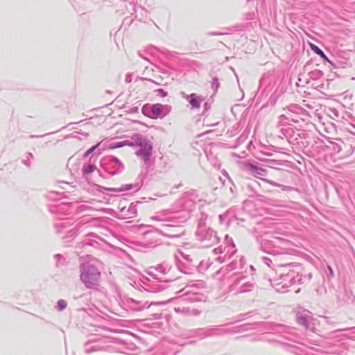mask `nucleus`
Segmentation results:
<instances>
[{"mask_svg":"<svg viewBox=\"0 0 355 355\" xmlns=\"http://www.w3.org/2000/svg\"><path fill=\"white\" fill-rule=\"evenodd\" d=\"M275 268V276L270 279L272 284L281 285L287 288L294 284H303L310 282L312 278L311 272L305 270L301 264H282Z\"/></svg>","mask_w":355,"mask_h":355,"instance_id":"nucleus-1","label":"nucleus"},{"mask_svg":"<svg viewBox=\"0 0 355 355\" xmlns=\"http://www.w3.org/2000/svg\"><path fill=\"white\" fill-rule=\"evenodd\" d=\"M236 264V263L234 261L231 262L230 263L227 265V266H226L227 267V270H232L235 269L236 268V266H235Z\"/></svg>","mask_w":355,"mask_h":355,"instance_id":"nucleus-52","label":"nucleus"},{"mask_svg":"<svg viewBox=\"0 0 355 355\" xmlns=\"http://www.w3.org/2000/svg\"><path fill=\"white\" fill-rule=\"evenodd\" d=\"M197 200L198 196L196 191L185 192L177 202L181 208L175 210V218L178 222H186L190 218L191 211Z\"/></svg>","mask_w":355,"mask_h":355,"instance_id":"nucleus-3","label":"nucleus"},{"mask_svg":"<svg viewBox=\"0 0 355 355\" xmlns=\"http://www.w3.org/2000/svg\"><path fill=\"white\" fill-rule=\"evenodd\" d=\"M242 28L241 25L237 24L235 26H232L230 27H224L222 28L223 31H212V32H207L206 33L208 36H217V35H228L229 32L230 31H241Z\"/></svg>","mask_w":355,"mask_h":355,"instance_id":"nucleus-19","label":"nucleus"},{"mask_svg":"<svg viewBox=\"0 0 355 355\" xmlns=\"http://www.w3.org/2000/svg\"><path fill=\"white\" fill-rule=\"evenodd\" d=\"M53 259L55 261V266L56 268H62L67 264L66 258L62 254H55Z\"/></svg>","mask_w":355,"mask_h":355,"instance_id":"nucleus-27","label":"nucleus"},{"mask_svg":"<svg viewBox=\"0 0 355 355\" xmlns=\"http://www.w3.org/2000/svg\"><path fill=\"white\" fill-rule=\"evenodd\" d=\"M171 110V105L161 103H146L141 108L142 114L152 119H163L170 113Z\"/></svg>","mask_w":355,"mask_h":355,"instance_id":"nucleus-7","label":"nucleus"},{"mask_svg":"<svg viewBox=\"0 0 355 355\" xmlns=\"http://www.w3.org/2000/svg\"><path fill=\"white\" fill-rule=\"evenodd\" d=\"M100 166L112 176L121 173L125 168L122 162L114 155L105 156L101 159Z\"/></svg>","mask_w":355,"mask_h":355,"instance_id":"nucleus-8","label":"nucleus"},{"mask_svg":"<svg viewBox=\"0 0 355 355\" xmlns=\"http://www.w3.org/2000/svg\"><path fill=\"white\" fill-rule=\"evenodd\" d=\"M171 213L173 215L165 220V223L162 225L163 229L159 231L162 236L171 239H176L184 235L185 230L184 227L181 225V223L184 222H178L175 218V209H173Z\"/></svg>","mask_w":355,"mask_h":355,"instance_id":"nucleus-6","label":"nucleus"},{"mask_svg":"<svg viewBox=\"0 0 355 355\" xmlns=\"http://www.w3.org/2000/svg\"><path fill=\"white\" fill-rule=\"evenodd\" d=\"M263 78H261L259 81V84L260 85H262L263 84Z\"/></svg>","mask_w":355,"mask_h":355,"instance_id":"nucleus-60","label":"nucleus"},{"mask_svg":"<svg viewBox=\"0 0 355 355\" xmlns=\"http://www.w3.org/2000/svg\"><path fill=\"white\" fill-rule=\"evenodd\" d=\"M204 110L201 114L202 116L205 115L206 112L211 108V103L209 102H205L203 105Z\"/></svg>","mask_w":355,"mask_h":355,"instance_id":"nucleus-48","label":"nucleus"},{"mask_svg":"<svg viewBox=\"0 0 355 355\" xmlns=\"http://www.w3.org/2000/svg\"><path fill=\"white\" fill-rule=\"evenodd\" d=\"M312 86L318 91H321L322 89H325L328 86V83H324L322 81V83H319L318 81H315V83L312 84Z\"/></svg>","mask_w":355,"mask_h":355,"instance_id":"nucleus-38","label":"nucleus"},{"mask_svg":"<svg viewBox=\"0 0 355 355\" xmlns=\"http://www.w3.org/2000/svg\"><path fill=\"white\" fill-rule=\"evenodd\" d=\"M225 241L228 245V246H231L232 248H235V245L233 242V240L232 238H230L228 235H225Z\"/></svg>","mask_w":355,"mask_h":355,"instance_id":"nucleus-46","label":"nucleus"},{"mask_svg":"<svg viewBox=\"0 0 355 355\" xmlns=\"http://www.w3.org/2000/svg\"><path fill=\"white\" fill-rule=\"evenodd\" d=\"M152 153L153 145L150 141L146 144L140 146L139 149L137 150L135 153L136 155L140 157L146 165L149 164L150 163Z\"/></svg>","mask_w":355,"mask_h":355,"instance_id":"nucleus-12","label":"nucleus"},{"mask_svg":"<svg viewBox=\"0 0 355 355\" xmlns=\"http://www.w3.org/2000/svg\"><path fill=\"white\" fill-rule=\"evenodd\" d=\"M287 114H289L290 115V119H288V122H293L294 123H298L300 122V121L301 120L300 118H299V116H297L295 114H292L291 113H289V112H286Z\"/></svg>","mask_w":355,"mask_h":355,"instance_id":"nucleus-41","label":"nucleus"},{"mask_svg":"<svg viewBox=\"0 0 355 355\" xmlns=\"http://www.w3.org/2000/svg\"><path fill=\"white\" fill-rule=\"evenodd\" d=\"M207 218V214H201V216H200V218L202 219V220H206Z\"/></svg>","mask_w":355,"mask_h":355,"instance_id":"nucleus-55","label":"nucleus"},{"mask_svg":"<svg viewBox=\"0 0 355 355\" xmlns=\"http://www.w3.org/2000/svg\"><path fill=\"white\" fill-rule=\"evenodd\" d=\"M148 228L146 226L139 227L142 238L136 241L135 245L140 248L141 251L148 252L162 244L160 231Z\"/></svg>","mask_w":355,"mask_h":355,"instance_id":"nucleus-2","label":"nucleus"},{"mask_svg":"<svg viewBox=\"0 0 355 355\" xmlns=\"http://www.w3.org/2000/svg\"><path fill=\"white\" fill-rule=\"evenodd\" d=\"M154 268L155 270L160 273L166 274L171 270V266L168 263L164 261L160 264H158Z\"/></svg>","mask_w":355,"mask_h":355,"instance_id":"nucleus-29","label":"nucleus"},{"mask_svg":"<svg viewBox=\"0 0 355 355\" xmlns=\"http://www.w3.org/2000/svg\"><path fill=\"white\" fill-rule=\"evenodd\" d=\"M80 279L89 289H98L101 279L99 270L89 263H82L80 266Z\"/></svg>","mask_w":355,"mask_h":355,"instance_id":"nucleus-4","label":"nucleus"},{"mask_svg":"<svg viewBox=\"0 0 355 355\" xmlns=\"http://www.w3.org/2000/svg\"><path fill=\"white\" fill-rule=\"evenodd\" d=\"M141 202L142 201H137L135 202H132L125 213L126 218H131L136 216L137 213V204Z\"/></svg>","mask_w":355,"mask_h":355,"instance_id":"nucleus-25","label":"nucleus"},{"mask_svg":"<svg viewBox=\"0 0 355 355\" xmlns=\"http://www.w3.org/2000/svg\"><path fill=\"white\" fill-rule=\"evenodd\" d=\"M71 221L68 218L58 217L57 221L54 223V227L57 230V232H62V230L70 226Z\"/></svg>","mask_w":355,"mask_h":355,"instance_id":"nucleus-21","label":"nucleus"},{"mask_svg":"<svg viewBox=\"0 0 355 355\" xmlns=\"http://www.w3.org/2000/svg\"><path fill=\"white\" fill-rule=\"evenodd\" d=\"M290 115L287 114H282L279 116V126H286L287 125H290L288 122V119H290Z\"/></svg>","mask_w":355,"mask_h":355,"instance_id":"nucleus-35","label":"nucleus"},{"mask_svg":"<svg viewBox=\"0 0 355 355\" xmlns=\"http://www.w3.org/2000/svg\"><path fill=\"white\" fill-rule=\"evenodd\" d=\"M155 92L157 93V95H159V96H161L162 98H164V97L167 96V95H168V92L162 88L156 89L155 90Z\"/></svg>","mask_w":355,"mask_h":355,"instance_id":"nucleus-44","label":"nucleus"},{"mask_svg":"<svg viewBox=\"0 0 355 355\" xmlns=\"http://www.w3.org/2000/svg\"><path fill=\"white\" fill-rule=\"evenodd\" d=\"M62 193H60L58 192L52 191L49 193V198L51 200H55L56 198H60Z\"/></svg>","mask_w":355,"mask_h":355,"instance_id":"nucleus-45","label":"nucleus"},{"mask_svg":"<svg viewBox=\"0 0 355 355\" xmlns=\"http://www.w3.org/2000/svg\"><path fill=\"white\" fill-rule=\"evenodd\" d=\"M217 261H220V263H222L223 261V259L222 258V257H218L217 259Z\"/></svg>","mask_w":355,"mask_h":355,"instance_id":"nucleus-57","label":"nucleus"},{"mask_svg":"<svg viewBox=\"0 0 355 355\" xmlns=\"http://www.w3.org/2000/svg\"><path fill=\"white\" fill-rule=\"evenodd\" d=\"M226 247H223L222 245L214 249V252L215 254H222L225 251Z\"/></svg>","mask_w":355,"mask_h":355,"instance_id":"nucleus-49","label":"nucleus"},{"mask_svg":"<svg viewBox=\"0 0 355 355\" xmlns=\"http://www.w3.org/2000/svg\"><path fill=\"white\" fill-rule=\"evenodd\" d=\"M132 80V78L130 77V75H126V77H125V82L126 83H130Z\"/></svg>","mask_w":355,"mask_h":355,"instance_id":"nucleus-54","label":"nucleus"},{"mask_svg":"<svg viewBox=\"0 0 355 355\" xmlns=\"http://www.w3.org/2000/svg\"><path fill=\"white\" fill-rule=\"evenodd\" d=\"M98 242L91 238H85L83 241L77 243L76 246V252L78 254L83 253L84 252H89L88 250L90 247L97 248L98 246Z\"/></svg>","mask_w":355,"mask_h":355,"instance_id":"nucleus-14","label":"nucleus"},{"mask_svg":"<svg viewBox=\"0 0 355 355\" xmlns=\"http://www.w3.org/2000/svg\"><path fill=\"white\" fill-rule=\"evenodd\" d=\"M345 146V144L341 141L338 140V142L336 141H329V144L327 147L334 154L339 153L342 150V146Z\"/></svg>","mask_w":355,"mask_h":355,"instance_id":"nucleus-24","label":"nucleus"},{"mask_svg":"<svg viewBox=\"0 0 355 355\" xmlns=\"http://www.w3.org/2000/svg\"><path fill=\"white\" fill-rule=\"evenodd\" d=\"M123 305L125 307L122 306V308L125 311H143L145 309H148L150 305H165L166 304V302H152L150 304H147V302L141 304V302L133 300L132 298H127L125 301L123 302Z\"/></svg>","mask_w":355,"mask_h":355,"instance_id":"nucleus-11","label":"nucleus"},{"mask_svg":"<svg viewBox=\"0 0 355 355\" xmlns=\"http://www.w3.org/2000/svg\"><path fill=\"white\" fill-rule=\"evenodd\" d=\"M195 235L196 239L201 243L204 248H209L216 244L219 241L216 232L210 227L204 230L197 228Z\"/></svg>","mask_w":355,"mask_h":355,"instance_id":"nucleus-9","label":"nucleus"},{"mask_svg":"<svg viewBox=\"0 0 355 355\" xmlns=\"http://www.w3.org/2000/svg\"><path fill=\"white\" fill-rule=\"evenodd\" d=\"M125 146H132V144H130V141L128 140H124L121 141H117L113 144H111L107 147L109 149H116L119 148L121 147H123Z\"/></svg>","mask_w":355,"mask_h":355,"instance_id":"nucleus-33","label":"nucleus"},{"mask_svg":"<svg viewBox=\"0 0 355 355\" xmlns=\"http://www.w3.org/2000/svg\"><path fill=\"white\" fill-rule=\"evenodd\" d=\"M96 169V166L94 164L89 163L85 164L83 168V173L84 175L92 173Z\"/></svg>","mask_w":355,"mask_h":355,"instance_id":"nucleus-37","label":"nucleus"},{"mask_svg":"<svg viewBox=\"0 0 355 355\" xmlns=\"http://www.w3.org/2000/svg\"><path fill=\"white\" fill-rule=\"evenodd\" d=\"M198 228H202V230L208 228V227L206 226L205 220L200 218L198 220Z\"/></svg>","mask_w":355,"mask_h":355,"instance_id":"nucleus-50","label":"nucleus"},{"mask_svg":"<svg viewBox=\"0 0 355 355\" xmlns=\"http://www.w3.org/2000/svg\"><path fill=\"white\" fill-rule=\"evenodd\" d=\"M34 156L32 153H26L25 157L21 159V162L27 168H31L32 166L31 159H33Z\"/></svg>","mask_w":355,"mask_h":355,"instance_id":"nucleus-32","label":"nucleus"},{"mask_svg":"<svg viewBox=\"0 0 355 355\" xmlns=\"http://www.w3.org/2000/svg\"><path fill=\"white\" fill-rule=\"evenodd\" d=\"M146 177V173H144L143 171H141L138 175L137 182L135 184H123L119 188H107L105 187H99V189L98 190L103 193L104 192V191H108L112 192H122L129 191L132 189H136V191H138L143 186Z\"/></svg>","mask_w":355,"mask_h":355,"instance_id":"nucleus-10","label":"nucleus"},{"mask_svg":"<svg viewBox=\"0 0 355 355\" xmlns=\"http://www.w3.org/2000/svg\"><path fill=\"white\" fill-rule=\"evenodd\" d=\"M311 50L315 53H316L317 55H318L321 58H322V60L324 61V62H328L329 63H330L333 67H339V63H335V62H333L332 61L329 60L328 57L326 55V54L323 52V51L320 48L318 47L317 45L315 44H311Z\"/></svg>","mask_w":355,"mask_h":355,"instance_id":"nucleus-22","label":"nucleus"},{"mask_svg":"<svg viewBox=\"0 0 355 355\" xmlns=\"http://www.w3.org/2000/svg\"><path fill=\"white\" fill-rule=\"evenodd\" d=\"M281 133L284 137H285L286 139H288L290 141L291 139L294 137V131L291 128H282L281 129Z\"/></svg>","mask_w":355,"mask_h":355,"instance_id":"nucleus-34","label":"nucleus"},{"mask_svg":"<svg viewBox=\"0 0 355 355\" xmlns=\"http://www.w3.org/2000/svg\"><path fill=\"white\" fill-rule=\"evenodd\" d=\"M125 207L122 208V209H121V211H122V212H125Z\"/></svg>","mask_w":355,"mask_h":355,"instance_id":"nucleus-64","label":"nucleus"},{"mask_svg":"<svg viewBox=\"0 0 355 355\" xmlns=\"http://www.w3.org/2000/svg\"><path fill=\"white\" fill-rule=\"evenodd\" d=\"M182 257L186 260L189 263L191 262L192 261V259H191L190 256L189 255H186V254H182Z\"/></svg>","mask_w":355,"mask_h":355,"instance_id":"nucleus-53","label":"nucleus"},{"mask_svg":"<svg viewBox=\"0 0 355 355\" xmlns=\"http://www.w3.org/2000/svg\"><path fill=\"white\" fill-rule=\"evenodd\" d=\"M101 144V142L96 144V145L92 146L90 148H89L84 154V157H88L91 153H92Z\"/></svg>","mask_w":355,"mask_h":355,"instance_id":"nucleus-42","label":"nucleus"},{"mask_svg":"<svg viewBox=\"0 0 355 355\" xmlns=\"http://www.w3.org/2000/svg\"><path fill=\"white\" fill-rule=\"evenodd\" d=\"M174 311H180V308H176V307H175V308H174Z\"/></svg>","mask_w":355,"mask_h":355,"instance_id":"nucleus-62","label":"nucleus"},{"mask_svg":"<svg viewBox=\"0 0 355 355\" xmlns=\"http://www.w3.org/2000/svg\"><path fill=\"white\" fill-rule=\"evenodd\" d=\"M235 252H236V250H233L230 253V257L231 256H232Z\"/></svg>","mask_w":355,"mask_h":355,"instance_id":"nucleus-58","label":"nucleus"},{"mask_svg":"<svg viewBox=\"0 0 355 355\" xmlns=\"http://www.w3.org/2000/svg\"><path fill=\"white\" fill-rule=\"evenodd\" d=\"M220 86V83L218 80V78L217 77H213L212 78V82H211V89L216 92Z\"/></svg>","mask_w":355,"mask_h":355,"instance_id":"nucleus-40","label":"nucleus"},{"mask_svg":"<svg viewBox=\"0 0 355 355\" xmlns=\"http://www.w3.org/2000/svg\"><path fill=\"white\" fill-rule=\"evenodd\" d=\"M285 110L286 112L299 116V118L302 121H304L303 116H306L307 115V111L297 104H291L287 106Z\"/></svg>","mask_w":355,"mask_h":355,"instance_id":"nucleus-18","label":"nucleus"},{"mask_svg":"<svg viewBox=\"0 0 355 355\" xmlns=\"http://www.w3.org/2000/svg\"><path fill=\"white\" fill-rule=\"evenodd\" d=\"M255 284L252 282H247L243 283L240 288L239 293H246L252 291L254 288Z\"/></svg>","mask_w":355,"mask_h":355,"instance_id":"nucleus-30","label":"nucleus"},{"mask_svg":"<svg viewBox=\"0 0 355 355\" xmlns=\"http://www.w3.org/2000/svg\"><path fill=\"white\" fill-rule=\"evenodd\" d=\"M250 267L252 270H254V268L253 267V266L251 265Z\"/></svg>","mask_w":355,"mask_h":355,"instance_id":"nucleus-63","label":"nucleus"},{"mask_svg":"<svg viewBox=\"0 0 355 355\" xmlns=\"http://www.w3.org/2000/svg\"><path fill=\"white\" fill-rule=\"evenodd\" d=\"M262 260H263V263H266L268 267H270V268L272 267L271 265L272 264L273 261L270 258L266 257H263Z\"/></svg>","mask_w":355,"mask_h":355,"instance_id":"nucleus-47","label":"nucleus"},{"mask_svg":"<svg viewBox=\"0 0 355 355\" xmlns=\"http://www.w3.org/2000/svg\"><path fill=\"white\" fill-rule=\"evenodd\" d=\"M324 73L320 69H314L309 73L310 78L315 81H318L322 78Z\"/></svg>","mask_w":355,"mask_h":355,"instance_id":"nucleus-31","label":"nucleus"},{"mask_svg":"<svg viewBox=\"0 0 355 355\" xmlns=\"http://www.w3.org/2000/svg\"><path fill=\"white\" fill-rule=\"evenodd\" d=\"M182 96L188 101L193 109L199 108L201 103L205 100V98L202 96L197 95L196 93H192L188 95L184 92H182Z\"/></svg>","mask_w":355,"mask_h":355,"instance_id":"nucleus-16","label":"nucleus"},{"mask_svg":"<svg viewBox=\"0 0 355 355\" xmlns=\"http://www.w3.org/2000/svg\"><path fill=\"white\" fill-rule=\"evenodd\" d=\"M345 123L348 125L346 128L352 133H353V130H355V117L353 116L351 114H347V118L345 119Z\"/></svg>","mask_w":355,"mask_h":355,"instance_id":"nucleus-28","label":"nucleus"},{"mask_svg":"<svg viewBox=\"0 0 355 355\" xmlns=\"http://www.w3.org/2000/svg\"><path fill=\"white\" fill-rule=\"evenodd\" d=\"M261 180H263V182H266L267 183H269L270 184H271V185H272L274 187H277L281 188L282 191H297V189H295V188H294L293 187L282 185L281 184L275 182L273 180H270L265 179V178H262Z\"/></svg>","mask_w":355,"mask_h":355,"instance_id":"nucleus-26","label":"nucleus"},{"mask_svg":"<svg viewBox=\"0 0 355 355\" xmlns=\"http://www.w3.org/2000/svg\"><path fill=\"white\" fill-rule=\"evenodd\" d=\"M265 163L266 166L272 168H279V166H287L288 162L286 160H279L275 159H266L263 160Z\"/></svg>","mask_w":355,"mask_h":355,"instance_id":"nucleus-23","label":"nucleus"},{"mask_svg":"<svg viewBox=\"0 0 355 355\" xmlns=\"http://www.w3.org/2000/svg\"><path fill=\"white\" fill-rule=\"evenodd\" d=\"M244 279V277H243V276H242V277H239V278H236V279H235V283H236V284H239V283L240 282V281H241V280H242V279Z\"/></svg>","mask_w":355,"mask_h":355,"instance_id":"nucleus-56","label":"nucleus"},{"mask_svg":"<svg viewBox=\"0 0 355 355\" xmlns=\"http://www.w3.org/2000/svg\"><path fill=\"white\" fill-rule=\"evenodd\" d=\"M245 168L254 176H266L267 170L261 166L257 162H247L245 163Z\"/></svg>","mask_w":355,"mask_h":355,"instance_id":"nucleus-13","label":"nucleus"},{"mask_svg":"<svg viewBox=\"0 0 355 355\" xmlns=\"http://www.w3.org/2000/svg\"><path fill=\"white\" fill-rule=\"evenodd\" d=\"M78 311H87V310L85 308H81V309H78Z\"/></svg>","mask_w":355,"mask_h":355,"instance_id":"nucleus-61","label":"nucleus"},{"mask_svg":"<svg viewBox=\"0 0 355 355\" xmlns=\"http://www.w3.org/2000/svg\"><path fill=\"white\" fill-rule=\"evenodd\" d=\"M127 112L129 114H135L139 112V107L138 106H133L130 107L128 110H127Z\"/></svg>","mask_w":355,"mask_h":355,"instance_id":"nucleus-51","label":"nucleus"},{"mask_svg":"<svg viewBox=\"0 0 355 355\" xmlns=\"http://www.w3.org/2000/svg\"><path fill=\"white\" fill-rule=\"evenodd\" d=\"M260 184L255 180H252L245 185V192L249 197L253 198L255 196H261L259 193L260 191Z\"/></svg>","mask_w":355,"mask_h":355,"instance_id":"nucleus-17","label":"nucleus"},{"mask_svg":"<svg viewBox=\"0 0 355 355\" xmlns=\"http://www.w3.org/2000/svg\"><path fill=\"white\" fill-rule=\"evenodd\" d=\"M150 141L141 134L137 133L132 136V141H130V144H132V147L138 146L140 147L146 144Z\"/></svg>","mask_w":355,"mask_h":355,"instance_id":"nucleus-20","label":"nucleus"},{"mask_svg":"<svg viewBox=\"0 0 355 355\" xmlns=\"http://www.w3.org/2000/svg\"><path fill=\"white\" fill-rule=\"evenodd\" d=\"M326 274H327V278L329 280L332 279L334 277V270H333L332 268L329 265H327V266Z\"/></svg>","mask_w":355,"mask_h":355,"instance_id":"nucleus-43","label":"nucleus"},{"mask_svg":"<svg viewBox=\"0 0 355 355\" xmlns=\"http://www.w3.org/2000/svg\"><path fill=\"white\" fill-rule=\"evenodd\" d=\"M67 303L64 300H59L57 302V309L58 311H62L67 308Z\"/></svg>","mask_w":355,"mask_h":355,"instance_id":"nucleus-39","label":"nucleus"},{"mask_svg":"<svg viewBox=\"0 0 355 355\" xmlns=\"http://www.w3.org/2000/svg\"><path fill=\"white\" fill-rule=\"evenodd\" d=\"M87 236H96V234H94V233H89Z\"/></svg>","mask_w":355,"mask_h":355,"instance_id":"nucleus-59","label":"nucleus"},{"mask_svg":"<svg viewBox=\"0 0 355 355\" xmlns=\"http://www.w3.org/2000/svg\"><path fill=\"white\" fill-rule=\"evenodd\" d=\"M49 210L52 214L57 216L56 218L62 217V215L67 216L71 214V212L69 211L68 205L64 202L51 205L49 207Z\"/></svg>","mask_w":355,"mask_h":355,"instance_id":"nucleus-15","label":"nucleus"},{"mask_svg":"<svg viewBox=\"0 0 355 355\" xmlns=\"http://www.w3.org/2000/svg\"><path fill=\"white\" fill-rule=\"evenodd\" d=\"M290 241L280 237H272V239H263L261 241L260 250L270 255L287 254Z\"/></svg>","mask_w":355,"mask_h":355,"instance_id":"nucleus-5","label":"nucleus"},{"mask_svg":"<svg viewBox=\"0 0 355 355\" xmlns=\"http://www.w3.org/2000/svg\"><path fill=\"white\" fill-rule=\"evenodd\" d=\"M175 263L178 270L184 273H189V268L186 266L185 263H182L180 260L178 259L175 257Z\"/></svg>","mask_w":355,"mask_h":355,"instance_id":"nucleus-36","label":"nucleus"}]
</instances>
